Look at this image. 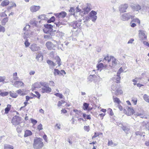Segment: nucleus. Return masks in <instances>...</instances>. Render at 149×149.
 Returning <instances> with one entry per match:
<instances>
[{
  "mask_svg": "<svg viewBox=\"0 0 149 149\" xmlns=\"http://www.w3.org/2000/svg\"><path fill=\"white\" fill-rule=\"evenodd\" d=\"M42 141V139L40 138H35L33 144V148L35 149H41L44 146Z\"/></svg>",
  "mask_w": 149,
  "mask_h": 149,
  "instance_id": "f257e3e1",
  "label": "nucleus"
},
{
  "mask_svg": "<svg viewBox=\"0 0 149 149\" xmlns=\"http://www.w3.org/2000/svg\"><path fill=\"white\" fill-rule=\"evenodd\" d=\"M82 6V8L83 10V11L81 12L82 16L87 14L91 10V5L90 3L86 4L85 6L83 5Z\"/></svg>",
  "mask_w": 149,
  "mask_h": 149,
  "instance_id": "f03ea898",
  "label": "nucleus"
},
{
  "mask_svg": "<svg viewBox=\"0 0 149 149\" xmlns=\"http://www.w3.org/2000/svg\"><path fill=\"white\" fill-rule=\"evenodd\" d=\"M134 17V16L132 15L130 13H125L121 15V19L123 21H125L128 20L130 18L133 19Z\"/></svg>",
  "mask_w": 149,
  "mask_h": 149,
  "instance_id": "7ed1b4c3",
  "label": "nucleus"
},
{
  "mask_svg": "<svg viewBox=\"0 0 149 149\" xmlns=\"http://www.w3.org/2000/svg\"><path fill=\"white\" fill-rule=\"evenodd\" d=\"M21 118L17 116H15L12 118L11 122L15 126L19 125L21 120Z\"/></svg>",
  "mask_w": 149,
  "mask_h": 149,
  "instance_id": "20e7f679",
  "label": "nucleus"
},
{
  "mask_svg": "<svg viewBox=\"0 0 149 149\" xmlns=\"http://www.w3.org/2000/svg\"><path fill=\"white\" fill-rule=\"evenodd\" d=\"M81 20H80L78 21L73 22L70 23V25L74 29L78 28L79 29H81V23L79 22H81Z\"/></svg>",
  "mask_w": 149,
  "mask_h": 149,
  "instance_id": "39448f33",
  "label": "nucleus"
},
{
  "mask_svg": "<svg viewBox=\"0 0 149 149\" xmlns=\"http://www.w3.org/2000/svg\"><path fill=\"white\" fill-rule=\"evenodd\" d=\"M139 39L141 41L146 40L147 39V33L146 32L143 30L139 31Z\"/></svg>",
  "mask_w": 149,
  "mask_h": 149,
  "instance_id": "423d86ee",
  "label": "nucleus"
},
{
  "mask_svg": "<svg viewBox=\"0 0 149 149\" xmlns=\"http://www.w3.org/2000/svg\"><path fill=\"white\" fill-rule=\"evenodd\" d=\"M97 13L94 10L91 11L89 13V15L90 19L94 22H95L97 19V17L96 16Z\"/></svg>",
  "mask_w": 149,
  "mask_h": 149,
  "instance_id": "0eeeda50",
  "label": "nucleus"
},
{
  "mask_svg": "<svg viewBox=\"0 0 149 149\" xmlns=\"http://www.w3.org/2000/svg\"><path fill=\"white\" fill-rule=\"evenodd\" d=\"M66 13L64 11H61L59 13L54 14V15L57 18V19L63 18L66 16Z\"/></svg>",
  "mask_w": 149,
  "mask_h": 149,
  "instance_id": "6e6552de",
  "label": "nucleus"
},
{
  "mask_svg": "<svg viewBox=\"0 0 149 149\" xmlns=\"http://www.w3.org/2000/svg\"><path fill=\"white\" fill-rule=\"evenodd\" d=\"M134 110L132 107H129L127 109V112L126 111V110L125 109H124V113L126 112V114L128 116H131L133 114H134Z\"/></svg>",
  "mask_w": 149,
  "mask_h": 149,
  "instance_id": "1a4fd4ad",
  "label": "nucleus"
},
{
  "mask_svg": "<svg viewBox=\"0 0 149 149\" xmlns=\"http://www.w3.org/2000/svg\"><path fill=\"white\" fill-rule=\"evenodd\" d=\"M45 45L47 48L49 50L55 49H54V48H55V45L51 42H47L46 43Z\"/></svg>",
  "mask_w": 149,
  "mask_h": 149,
  "instance_id": "9d476101",
  "label": "nucleus"
},
{
  "mask_svg": "<svg viewBox=\"0 0 149 149\" xmlns=\"http://www.w3.org/2000/svg\"><path fill=\"white\" fill-rule=\"evenodd\" d=\"M41 92L43 93H49L51 92L52 89L49 87L48 85L45 87L42 88Z\"/></svg>",
  "mask_w": 149,
  "mask_h": 149,
  "instance_id": "9b49d317",
  "label": "nucleus"
},
{
  "mask_svg": "<svg viewBox=\"0 0 149 149\" xmlns=\"http://www.w3.org/2000/svg\"><path fill=\"white\" fill-rule=\"evenodd\" d=\"M130 6L134 10L138 11L141 9V6L138 4L131 3L130 4Z\"/></svg>",
  "mask_w": 149,
  "mask_h": 149,
  "instance_id": "f8f14e48",
  "label": "nucleus"
},
{
  "mask_svg": "<svg viewBox=\"0 0 149 149\" xmlns=\"http://www.w3.org/2000/svg\"><path fill=\"white\" fill-rule=\"evenodd\" d=\"M29 48L33 51H39L40 49V47L35 44L31 45Z\"/></svg>",
  "mask_w": 149,
  "mask_h": 149,
  "instance_id": "ddd939ff",
  "label": "nucleus"
},
{
  "mask_svg": "<svg viewBox=\"0 0 149 149\" xmlns=\"http://www.w3.org/2000/svg\"><path fill=\"white\" fill-rule=\"evenodd\" d=\"M24 84L22 81H16L13 84L14 86L17 88L24 86Z\"/></svg>",
  "mask_w": 149,
  "mask_h": 149,
  "instance_id": "4468645a",
  "label": "nucleus"
},
{
  "mask_svg": "<svg viewBox=\"0 0 149 149\" xmlns=\"http://www.w3.org/2000/svg\"><path fill=\"white\" fill-rule=\"evenodd\" d=\"M128 5L127 4H125L120 6V10L122 12H125L128 7Z\"/></svg>",
  "mask_w": 149,
  "mask_h": 149,
  "instance_id": "2eb2a0df",
  "label": "nucleus"
},
{
  "mask_svg": "<svg viewBox=\"0 0 149 149\" xmlns=\"http://www.w3.org/2000/svg\"><path fill=\"white\" fill-rule=\"evenodd\" d=\"M40 8V6L33 5L30 7V10L31 12H35L38 10Z\"/></svg>",
  "mask_w": 149,
  "mask_h": 149,
  "instance_id": "dca6fc26",
  "label": "nucleus"
},
{
  "mask_svg": "<svg viewBox=\"0 0 149 149\" xmlns=\"http://www.w3.org/2000/svg\"><path fill=\"white\" fill-rule=\"evenodd\" d=\"M18 79L19 77H17V73L15 72L13 74V79H10V81L13 83L14 82L13 80H17Z\"/></svg>",
  "mask_w": 149,
  "mask_h": 149,
  "instance_id": "f3484780",
  "label": "nucleus"
},
{
  "mask_svg": "<svg viewBox=\"0 0 149 149\" xmlns=\"http://www.w3.org/2000/svg\"><path fill=\"white\" fill-rule=\"evenodd\" d=\"M134 115L136 116V117L139 116L142 118H145V113H138L137 112H134Z\"/></svg>",
  "mask_w": 149,
  "mask_h": 149,
  "instance_id": "a211bd4d",
  "label": "nucleus"
},
{
  "mask_svg": "<svg viewBox=\"0 0 149 149\" xmlns=\"http://www.w3.org/2000/svg\"><path fill=\"white\" fill-rule=\"evenodd\" d=\"M52 35L50 33V34L45 35H44V37L45 41L49 40H52Z\"/></svg>",
  "mask_w": 149,
  "mask_h": 149,
  "instance_id": "6ab92c4d",
  "label": "nucleus"
},
{
  "mask_svg": "<svg viewBox=\"0 0 149 149\" xmlns=\"http://www.w3.org/2000/svg\"><path fill=\"white\" fill-rule=\"evenodd\" d=\"M95 79L94 80V82L95 85H99V82L101 81V79L99 76L96 75V77H95Z\"/></svg>",
  "mask_w": 149,
  "mask_h": 149,
  "instance_id": "aec40b11",
  "label": "nucleus"
},
{
  "mask_svg": "<svg viewBox=\"0 0 149 149\" xmlns=\"http://www.w3.org/2000/svg\"><path fill=\"white\" fill-rule=\"evenodd\" d=\"M44 26L45 28L49 30V31H53V29L52 27H53V26L51 24H45Z\"/></svg>",
  "mask_w": 149,
  "mask_h": 149,
  "instance_id": "412c9836",
  "label": "nucleus"
},
{
  "mask_svg": "<svg viewBox=\"0 0 149 149\" xmlns=\"http://www.w3.org/2000/svg\"><path fill=\"white\" fill-rule=\"evenodd\" d=\"M111 58H112L111 60H112V67H114L117 64V61L116 60L113 56H111Z\"/></svg>",
  "mask_w": 149,
  "mask_h": 149,
  "instance_id": "4be33fe9",
  "label": "nucleus"
},
{
  "mask_svg": "<svg viewBox=\"0 0 149 149\" xmlns=\"http://www.w3.org/2000/svg\"><path fill=\"white\" fill-rule=\"evenodd\" d=\"M9 3L10 2L8 0H5L2 2L1 5L3 7L7 6L9 4Z\"/></svg>",
  "mask_w": 149,
  "mask_h": 149,
  "instance_id": "5701e85b",
  "label": "nucleus"
},
{
  "mask_svg": "<svg viewBox=\"0 0 149 149\" xmlns=\"http://www.w3.org/2000/svg\"><path fill=\"white\" fill-rule=\"evenodd\" d=\"M120 72H117V75L114 77V78H116V81H115L117 83L119 82V81L120 79Z\"/></svg>",
  "mask_w": 149,
  "mask_h": 149,
  "instance_id": "b1692460",
  "label": "nucleus"
},
{
  "mask_svg": "<svg viewBox=\"0 0 149 149\" xmlns=\"http://www.w3.org/2000/svg\"><path fill=\"white\" fill-rule=\"evenodd\" d=\"M32 134L31 132L29 130H26L24 133V136L25 137L28 136Z\"/></svg>",
  "mask_w": 149,
  "mask_h": 149,
  "instance_id": "393cba45",
  "label": "nucleus"
},
{
  "mask_svg": "<svg viewBox=\"0 0 149 149\" xmlns=\"http://www.w3.org/2000/svg\"><path fill=\"white\" fill-rule=\"evenodd\" d=\"M47 63L48 64V65L50 67L51 66H55L56 65V64L55 63H54L52 61L49 60H48L47 61Z\"/></svg>",
  "mask_w": 149,
  "mask_h": 149,
  "instance_id": "a878e982",
  "label": "nucleus"
},
{
  "mask_svg": "<svg viewBox=\"0 0 149 149\" xmlns=\"http://www.w3.org/2000/svg\"><path fill=\"white\" fill-rule=\"evenodd\" d=\"M121 127L122 128L123 130L126 133H127L130 130V128L128 126H126L123 125H122Z\"/></svg>",
  "mask_w": 149,
  "mask_h": 149,
  "instance_id": "bb28decb",
  "label": "nucleus"
},
{
  "mask_svg": "<svg viewBox=\"0 0 149 149\" xmlns=\"http://www.w3.org/2000/svg\"><path fill=\"white\" fill-rule=\"evenodd\" d=\"M96 77V75L95 74L91 75L88 78V79L89 81H94L95 79V77Z\"/></svg>",
  "mask_w": 149,
  "mask_h": 149,
  "instance_id": "cd10ccee",
  "label": "nucleus"
},
{
  "mask_svg": "<svg viewBox=\"0 0 149 149\" xmlns=\"http://www.w3.org/2000/svg\"><path fill=\"white\" fill-rule=\"evenodd\" d=\"M14 147L13 146L9 144H5L4 146V149H13Z\"/></svg>",
  "mask_w": 149,
  "mask_h": 149,
  "instance_id": "c85d7f7f",
  "label": "nucleus"
},
{
  "mask_svg": "<svg viewBox=\"0 0 149 149\" xmlns=\"http://www.w3.org/2000/svg\"><path fill=\"white\" fill-rule=\"evenodd\" d=\"M111 56H109L108 55H107L106 56L104 57L103 60V62H104V60H105L107 61L108 62H109L111 61V59H112V58H111Z\"/></svg>",
  "mask_w": 149,
  "mask_h": 149,
  "instance_id": "c756f323",
  "label": "nucleus"
},
{
  "mask_svg": "<svg viewBox=\"0 0 149 149\" xmlns=\"http://www.w3.org/2000/svg\"><path fill=\"white\" fill-rule=\"evenodd\" d=\"M11 107V105L9 104L7 105V107L5 109V113L6 114H7L8 113L10 110Z\"/></svg>",
  "mask_w": 149,
  "mask_h": 149,
  "instance_id": "7c9ffc66",
  "label": "nucleus"
},
{
  "mask_svg": "<svg viewBox=\"0 0 149 149\" xmlns=\"http://www.w3.org/2000/svg\"><path fill=\"white\" fill-rule=\"evenodd\" d=\"M144 100L148 103H149V96L145 94L143 96Z\"/></svg>",
  "mask_w": 149,
  "mask_h": 149,
  "instance_id": "2f4dec72",
  "label": "nucleus"
},
{
  "mask_svg": "<svg viewBox=\"0 0 149 149\" xmlns=\"http://www.w3.org/2000/svg\"><path fill=\"white\" fill-rule=\"evenodd\" d=\"M134 112H137L138 113H145L144 111L141 108H139L138 109H136L135 110Z\"/></svg>",
  "mask_w": 149,
  "mask_h": 149,
  "instance_id": "473e14b6",
  "label": "nucleus"
},
{
  "mask_svg": "<svg viewBox=\"0 0 149 149\" xmlns=\"http://www.w3.org/2000/svg\"><path fill=\"white\" fill-rule=\"evenodd\" d=\"M55 59L56 60V62H57V63L58 65V66L59 67L61 65V59L58 56H57L55 58Z\"/></svg>",
  "mask_w": 149,
  "mask_h": 149,
  "instance_id": "72a5a7b5",
  "label": "nucleus"
},
{
  "mask_svg": "<svg viewBox=\"0 0 149 149\" xmlns=\"http://www.w3.org/2000/svg\"><path fill=\"white\" fill-rule=\"evenodd\" d=\"M10 96L13 98H15L17 96V94L15 93L10 92Z\"/></svg>",
  "mask_w": 149,
  "mask_h": 149,
  "instance_id": "f704fd0d",
  "label": "nucleus"
},
{
  "mask_svg": "<svg viewBox=\"0 0 149 149\" xmlns=\"http://www.w3.org/2000/svg\"><path fill=\"white\" fill-rule=\"evenodd\" d=\"M97 70H99L100 69V71L101 70V69L104 68V65L102 63H100L98 64L97 65Z\"/></svg>",
  "mask_w": 149,
  "mask_h": 149,
  "instance_id": "c9c22d12",
  "label": "nucleus"
},
{
  "mask_svg": "<svg viewBox=\"0 0 149 149\" xmlns=\"http://www.w3.org/2000/svg\"><path fill=\"white\" fill-rule=\"evenodd\" d=\"M113 101L115 102H116L119 104L121 102L119 99L117 97H114V96H113Z\"/></svg>",
  "mask_w": 149,
  "mask_h": 149,
  "instance_id": "e433bc0d",
  "label": "nucleus"
},
{
  "mask_svg": "<svg viewBox=\"0 0 149 149\" xmlns=\"http://www.w3.org/2000/svg\"><path fill=\"white\" fill-rule=\"evenodd\" d=\"M55 24H56V26L60 28L62 27V25L63 24L62 22L60 21H58L57 22H56L55 23Z\"/></svg>",
  "mask_w": 149,
  "mask_h": 149,
  "instance_id": "4c0bfd02",
  "label": "nucleus"
},
{
  "mask_svg": "<svg viewBox=\"0 0 149 149\" xmlns=\"http://www.w3.org/2000/svg\"><path fill=\"white\" fill-rule=\"evenodd\" d=\"M8 18L7 17L4 18L2 21V24L3 25H4L8 21Z\"/></svg>",
  "mask_w": 149,
  "mask_h": 149,
  "instance_id": "58836bf2",
  "label": "nucleus"
},
{
  "mask_svg": "<svg viewBox=\"0 0 149 149\" xmlns=\"http://www.w3.org/2000/svg\"><path fill=\"white\" fill-rule=\"evenodd\" d=\"M131 22H137L139 24H140V21L139 19L137 18H136L135 19L134 18L132 19V20L131 21Z\"/></svg>",
  "mask_w": 149,
  "mask_h": 149,
  "instance_id": "ea45409f",
  "label": "nucleus"
},
{
  "mask_svg": "<svg viewBox=\"0 0 149 149\" xmlns=\"http://www.w3.org/2000/svg\"><path fill=\"white\" fill-rule=\"evenodd\" d=\"M89 106V104L87 103H84L83 104V109L84 110H87Z\"/></svg>",
  "mask_w": 149,
  "mask_h": 149,
  "instance_id": "a19ab883",
  "label": "nucleus"
},
{
  "mask_svg": "<svg viewBox=\"0 0 149 149\" xmlns=\"http://www.w3.org/2000/svg\"><path fill=\"white\" fill-rule=\"evenodd\" d=\"M62 74V73H61V72L58 70V69H54V74L55 76L56 74Z\"/></svg>",
  "mask_w": 149,
  "mask_h": 149,
  "instance_id": "79ce46f5",
  "label": "nucleus"
},
{
  "mask_svg": "<svg viewBox=\"0 0 149 149\" xmlns=\"http://www.w3.org/2000/svg\"><path fill=\"white\" fill-rule=\"evenodd\" d=\"M35 93L37 95L32 93V95H33V96L36 97H37L38 99H39L40 96V94L38 91H35Z\"/></svg>",
  "mask_w": 149,
  "mask_h": 149,
  "instance_id": "37998d69",
  "label": "nucleus"
},
{
  "mask_svg": "<svg viewBox=\"0 0 149 149\" xmlns=\"http://www.w3.org/2000/svg\"><path fill=\"white\" fill-rule=\"evenodd\" d=\"M8 94V92L5 91L3 92L0 93V95L3 97H4L7 95Z\"/></svg>",
  "mask_w": 149,
  "mask_h": 149,
  "instance_id": "c03bdc74",
  "label": "nucleus"
},
{
  "mask_svg": "<svg viewBox=\"0 0 149 149\" xmlns=\"http://www.w3.org/2000/svg\"><path fill=\"white\" fill-rule=\"evenodd\" d=\"M16 92L22 96L24 95L25 94L20 89L16 91Z\"/></svg>",
  "mask_w": 149,
  "mask_h": 149,
  "instance_id": "a18cd8bd",
  "label": "nucleus"
},
{
  "mask_svg": "<svg viewBox=\"0 0 149 149\" xmlns=\"http://www.w3.org/2000/svg\"><path fill=\"white\" fill-rule=\"evenodd\" d=\"M32 86L34 88H39L40 87V86L38 83H34Z\"/></svg>",
  "mask_w": 149,
  "mask_h": 149,
  "instance_id": "49530a36",
  "label": "nucleus"
},
{
  "mask_svg": "<svg viewBox=\"0 0 149 149\" xmlns=\"http://www.w3.org/2000/svg\"><path fill=\"white\" fill-rule=\"evenodd\" d=\"M24 43V45H25V47H29L30 44V43H29L28 42V40H25V42Z\"/></svg>",
  "mask_w": 149,
  "mask_h": 149,
  "instance_id": "de8ad7c7",
  "label": "nucleus"
},
{
  "mask_svg": "<svg viewBox=\"0 0 149 149\" xmlns=\"http://www.w3.org/2000/svg\"><path fill=\"white\" fill-rule=\"evenodd\" d=\"M40 83L42 86H43V87H45V86H48V83L45 82L41 81L40 82Z\"/></svg>",
  "mask_w": 149,
  "mask_h": 149,
  "instance_id": "09e8293b",
  "label": "nucleus"
},
{
  "mask_svg": "<svg viewBox=\"0 0 149 149\" xmlns=\"http://www.w3.org/2000/svg\"><path fill=\"white\" fill-rule=\"evenodd\" d=\"M123 92L121 90L117 89L116 91V95L122 93Z\"/></svg>",
  "mask_w": 149,
  "mask_h": 149,
  "instance_id": "8fccbe9b",
  "label": "nucleus"
},
{
  "mask_svg": "<svg viewBox=\"0 0 149 149\" xmlns=\"http://www.w3.org/2000/svg\"><path fill=\"white\" fill-rule=\"evenodd\" d=\"M38 18L41 19L45 20L46 18V17L45 15H41L39 16Z\"/></svg>",
  "mask_w": 149,
  "mask_h": 149,
  "instance_id": "3c124183",
  "label": "nucleus"
},
{
  "mask_svg": "<svg viewBox=\"0 0 149 149\" xmlns=\"http://www.w3.org/2000/svg\"><path fill=\"white\" fill-rule=\"evenodd\" d=\"M84 18L85 19V20L84 21V22L85 24L90 19V18L89 15L86 16Z\"/></svg>",
  "mask_w": 149,
  "mask_h": 149,
  "instance_id": "603ef678",
  "label": "nucleus"
},
{
  "mask_svg": "<svg viewBox=\"0 0 149 149\" xmlns=\"http://www.w3.org/2000/svg\"><path fill=\"white\" fill-rule=\"evenodd\" d=\"M43 31L44 32L46 33H50L51 32H52V31H49V30L47 29L46 28H45L43 29Z\"/></svg>",
  "mask_w": 149,
  "mask_h": 149,
  "instance_id": "864d4df0",
  "label": "nucleus"
},
{
  "mask_svg": "<svg viewBox=\"0 0 149 149\" xmlns=\"http://www.w3.org/2000/svg\"><path fill=\"white\" fill-rule=\"evenodd\" d=\"M113 142H112V141L111 140L110 141H109L108 143V146H112V145H113L114 146H116L117 145V144L114 143L113 144Z\"/></svg>",
  "mask_w": 149,
  "mask_h": 149,
  "instance_id": "5fc2aeb1",
  "label": "nucleus"
},
{
  "mask_svg": "<svg viewBox=\"0 0 149 149\" xmlns=\"http://www.w3.org/2000/svg\"><path fill=\"white\" fill-rule=\"evenodd\" d=\"M16 130L18 133H20L22 131L21 126H18Z\"/></svg>",
  "mask_w": 149,
  "mask_h": 149,
  "instance_id": "6e6d98bb",
  "label": "nucleus"
},
{
  "mask_svg": "<svg viewBox=\"0 0 149 149\" xmlns=\"http://www.w3.org/2000/svg\"><path fill=\"white\" fill-rule=\"evenodd\" d=\"M54 95L57 97H58L60 98H62L63 97V95L62 94L58 93H57L54 94Z\"/></svg>",
  "mask_w": 149,
  "mask_h": 149,
  "instance_id": "4d7b16f0",
  "label": "nucleus"
},
{
  "mask_svg": "<svg viewBox=\"0 0 149 149\" xmlns=\"http://www.w3.org/2000/svg\"><path fill=\"white\" fill-rule=\"evenodd\" d=\"M30 27V25H27L23 29V31H29V29Z\"/></svg>",
  "mask_w": 149,
  "mask_h": 149,
  "instance_id": "13d9d810",
  "label": "nucleus"
},
{
  "mask_svg": "<svg viewBox=\"0 0 149 149\" xmlns=\"http://www.w3.org/2000/svg\"><path fill=\"white\" fill-rule=\"evenodd\" d=\"M75 10L74 8L73 7H70V9L69 10V12H73L74 13L73 14V15H75V13L74 12Z\"/></svg>",
  "mask_w": 149,
  "mask_h": 149,
  "instance_id": "bf43d9fd",
  "label": "nucleus"
},
{
  "mask_svg": "<svg viewBox=\"0 0 149 149\" xmlns=\"http://www.w3.org/2000/svg\"><path fill=\"white\" fill-rule=\"evenodd\" d=\"M30 32V31H26L24 32V33L25 34L27 37H29L30 36V35L29 34Z\"/></svg>",
  "mask_w": 149,
  "mask_h": 149,
  "instance_id": "052dcab7",
  "label": "nucleus"
},
{
  "mask_svg": "<svg viewBox=\"0 0 149 149\" xmlns=\"http://www.w3.org/2000/svg\"><path fill=\"white\" fill-rule=\"evenodd\" d=\"M31 123L34 125H35L37 123V121L36 120L34 119L33 118H31Z\"/></svg>",
  "mask_w": 149,
  "mask_h": 149,
  "instance_id": "680f3d73",
  "label": "nucleus"
},
{
  "mask_svg": "<svg viewBox=\"0 0 149 149\" xmlns=\"http://www.w3.org/2000/svg\"><path fill=\"white\" fill-rule=\"evenodd\" d=\"M132 101L133 102L134 104L135 105L136 104L137 101V99L136 98H134L132 99Z\"/></svg>",
  "mask_w": 149,
  "mask_h": 149,
  "instance_id": "e2e57ef3",
  "label": "nucleus"
},
{
  "mask_svg": "<svg viewBox=\"0 0 149 149\" xmlns=\"http://www.w3.org/2000/svg\"><path fill=\"white\" fill-rule=\"evenodd\" d=\"M111 89L113 91H116L117 89L116 85V84L113 85L111 86Z\"/></svg>",
  "mask_w": 149,
  "mask_h": 149,
  "instance_id": "0e129e2a",
  "label": "nucleus"
},
{
  "mask_svg": "<svg viewBox=\"0 0 149 149\" xmlns=\"http://www.w3.org/2000/svg\"><path fill=\"white\" fill-rule=\"evenodd\" d=\"M84 129L85 130L87 131V132H89V126H85L84 127Z\"/></svg>",
  "mask_w": 149,
  "mask_h": 149,
  "instance_id": "69168bd1",
  "label": "nucleus"
},
{
  "mask_svg": "<svg viewBox=\"0 0 149 149\" xmlns=\"http://www.w3.org/2000/svg\"><path fill=\"white\" fill-rule=\"evenodd\" d=\"M5 29L4 27L0 25V32H5Z\"/></svg>",
  "mask_w": 149,
  "mask_h": 149,
  "instance_id": "338daca9",
  "label": "nucleus"
},
{
  "mask_svg": "<svg viewBox=\"0 0 149 149\" xmlns=\"http://www.w3.org/2000/svg\"><path fill=\"white\" fill-rule=\"evenodd\" d=\"M38 129L39 130L42 129V126L41 124H40L38 126Z\"/></svg>",
  "mask_w": 149,
  "mask_h": 149,
  "instance_id": "774afa93",
  "label": "nucleus"
}]
</instances>
